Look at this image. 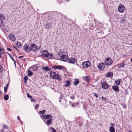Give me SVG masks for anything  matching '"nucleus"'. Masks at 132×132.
<instances>
[{
    "label": "nucleus",
    "instance_id": "41",
    "mask_svg": "<svg viewBox=\"0 0 132 132\" xmlns=\"http://www.w3.org/2000/svg\"><path fill=\"white\" fill-rule=\"evenodd\" d=\"M2 127L3 128H4L5 129H7L8 128V127L7 125H5L4 124Z\"/></svg>",
    "mask_w": 132,
    "mask_h": 132
},
{
    "label": "nucleus",
    "instance_id": "26",
    "mask_svg": "<svg viewBox=\"0 0 132 132\" xmlns=\"http://www.w3.org/2000/svg\"><path fill=\"white\" fill-rule=\"evenodd\" d=\"M5 17L3 14H0V20L2 22L5 20Z\"/></svg>",
    "mask_w": 132,
    "mask_h": 132
},
{
    "label": "nucleus",
    "instance_id": "16",
    "mask_svg": "<svg viewBox=\"0 0 132 132\" xmlns=\"http://www.w3.org/2000/svg\"><path fill=\"white\" fill-rule=\"evenodd\" d=\"M38 67V65L37 64H36L34 65L32 67V68L33 70L36 71L37 70Z\"/></svg>",
    "mask_w": 132,
    "mask_h": 132
},
{
    "label": "nucleus",
    "instance_id": "53",
    "mask_svg": "<svg viewBox=\"0 0 132 132\" xmlns=\"http://www.w3.org/2000/svg\"><path fill=\"white\" fill-rule=\"evenodd\" d=\"M17 119H18V120H19V121H20V117H19V116H18L17 117Z\"/></svg>",
    "mask_w": 132,
    "mask_h": 132
},
{
    "label": "nucleus",
    "instance_id": "32",
    "mask_svg": "<svg viewBox=\"0 0 132 132\" xmlns=\"http://www.w3.org/2000/svg\"><path fill=\"white\" fill-rule=\"evenodd\" d=\"M126 65L125 62H123V63L120 64L119 65V68H120L122 67H124Z\"/></svg>",
    "mask_w": 132,
    "mask_h": 132
},
{
    "label": "nucleus",
    "instance_id": "24",
    "mask_svg": "<svg viewBox=\"0 0 132 132\" xmlns=\"http://www.w3.org/2000/svg\"><path fill=\"white\" fill-rule=\"evenodd\" d=\"M65 54V52L63 51V50H60L58 53V55H63Z\"/></svg>",
    "mask_w": 132,
    "mask_h": 132
},
{
    "label": "nucleus",
    "instance_id": "33",
    "mask_svg": "<svg viewBox=\"0 0 132 132\" xmlns=\"http://www.w3.org/2000/svg\"><path fill=\"white\" fill-rule=\"evenodd\" d=\"M28 77L27 76H26L24 77V83H27V81L28 80Z\"/></svg>",
    "mask_w": 132,
    "mask_h": 132
},
{
    "label": "nucleus",
    "instance_id": "5",
    "mask_svg": "<svg viewBox=\"0 0 132 132\" xmlns=\"http://www.w3.org/2000/svg\"><path fill=\"white\" fill-rule=\"evenodd\" d=\"M61 60L64 62H67L68 61V56L66 55L65 54L60 56Z\"/></svg>",
    "mask_w": 132,
    "mask_h": 132
},
{
    "label": "nucleus",
    "instance_id": "48",
    "mask_svg": "<svg viewBox=\"0 0 132 132\" xmlns=\"http://www.w3.org/2000/svg\"><path fill=\"white\" fill-rule=\"evenodd\" d=\"M27 97L29 98H31L32 97L30 96L28 93L27 94Z\"/></svg>",
    "mask_w": 132,
    "mask_h": 132
},
{
    "label": "nucleus",
    "instance_id": "31",
    "mask_svg": "<svg viewBox=\"0 0 132 132\" xmlns=\"http://www.w3.org/2000/svg\"><path fill=\"white\" fill-rule=\"evenodd\" d=\"M25 51V52L26 53H27L28 54H30V52L32 51H36V50H24Z\"/></svg>",
    "mask_w": 132,
    "mask_h": 132
},
{
    "label": "nucleus",
    "instance_id": "59",
    "mask_svg": "<svg viewBox=\"0 0 132 132\" xmlns=\"http://www.w3.org/2000/svg\"><path fill=\"white\" fill-rule=\"evenodd\" d=\"M9 85L8 84L6 85V86H7L8 87V86Z\"/></svg>",
    "mask_w": 132,
    "mask_h": 132
},
{
    "label": "nucleus",
    "instance_id": "23",
    "mask_svg": "<svg viewBox=\"0 0 132 132\" xmlns=\"http://www.w3.org/2000/svg\"><path fill=\"white\" fill-rule=\"evenodd\" d=\"M121 79H117L115 81V83L117 85H119L120 84L121 81Z\"/></svg>",
    "mask_w": 132,
    "mask_h": 132
},
{
    "label": "nucleus",
    "instance_id": "63",
    "mask_svg": "<svg viewBox=\"0 0 132 132\" xmlns=\"http://www.w3.org/2000/svg\"><path fill=\"white\" fill-rule=\"evenodd\" d=\"M129 132H132L131 131H129Z\"/></svg>",
    "mask_w": 132,
    "mask_h": 132
},
{
    "label": "nucleus",
    "instance_id": "39",
    "mask_svg": "<svg viewBox=\"0 0 132 132\" xmlns=\"http://www.w3.org/2000/svg\"><path fill=\"white\" fill-rule=\"evenodd\" d=\"M53 57V54L52 53H49V55L48 57L49 59H51Z\"/></svg>",
    "mask_w": 132,
    "mask_h": 132
},
{
    "label": "nucleus",
    "instance_id": "36",
    "mask_svg": "<svg viewBox=\"0 0 132 132\" xmlns=\"http://www.w3.org/2000/svg\"><path fill=\"white\" fill-rule=\"evenodd\" d=\"M67 2V0H64H64H57V1L60 4H61L62 2H64L65 1Z\"/></svg>",
    "mask_w": 132,
    "mask_h": 132
},
{
    "label": "nucleus",
    "instance_id": "51",
    "mask_svg": "<svg viewBox=\"0 0 132 132\" xmlns=\"http://www.w3.org/2000/svg\"><path fill=\"white\" fill-rule=\"evenodd\" d=\"M9 55V56L10 57H11V59L12 60H14L12 58V56H11V55H10L9 54H8Z\"/></svg>",
    "mask_w": 132,
    "mask_h": 132
},
{
    "label": "nucleus",
    "instance_id": "19",
    "mask_svg": "<svg viewBox=\"0 0 132 132\" xmlns=\"http://www.w3.org/2000/svg\"><path fill=\"white\" fill-rule=\"evenodd\" d=\"M52 68L54 69H56L60 70H62L63 69L62 66H60L57 65L54 66H53Z\"/></svg>",
    "mask_w": 132,
    "mask_h": 132
},
{
    "label": "nucleus",
    "instance_id": "17",
    "mask_svg": "<svg viewBox=\"0 0 132 132\" xmlns=\"http://www.w3.org/2000/svg\"><path fill=\"white\" fill-rule=\"evenodd\" d=\"M30 47L32 49H34V50H37V46L35 44H31L30 45Z\"/></svg>",
    "mask_w": 132,
    "mask_h": 132
},
{
    "label": "nucleus",
    "instance_id": "62",
    "mask_svg": "<svg viewBox=\"0 0 132 132\" xmlns=\"http://www.w3.org/2000/svg\"><path fill=\"white\" fill-rule=\"evenodd\" d=\"M131 62H132V58H131Z\"/></svg>",
    "mask_w": 132,
    "mask_h": 132
},
{
    "label": "nucleus",
    "instance_id": "30",
    "mask_svg": "<svg viewBox=\"0 0 132 132\" xmlns=\"http://www.w3.org/2000/svg\"><path fill=\"white\" fill-rule=\"evenodd\" d=\"M109 130L110 132H115V129L114 127H110Z\"/></svg>",
    "mask_w": 132,
    "mask_h": 132
},
{
    "label": "nucleus",
    "instance_id": "8",
    "mask_svg": "<svg viewBox=\"0 0 132 132\" xmlns=\"http://www.w3.org/2000/svg\"><path fill=\"white\" fill-rule=\"evenodd\" d=\"M118 9L119 12L122 13L124 11L125 7L123 5L121 4L119 6Z\"/></svg>",
    "mask_w": 132,
    "mask_h": 132
},
{
    "label": "nucleus",
    "instance_id": "42",
    "mask_svg": "<svg viewBox=\"0 0 132 132\" xmlns=\"http://www.w3.org/2000/svg\"><path fill=\"white\" fill-rule=\"evenodd\" d=\"M3 71V67L1 65H0V73L2 72Z\"/></svg>",
    "mask_w": 132,
    "mask_h": 132
},
{
    "label": "nucleus",
    "instance_id": "56",
    "mask_svg": "<svg viewBox=\"0 0 132 132\" xmlns=\"http://www.w3.org/2000/svg\"><path fill=\"white\" fill-rule=\"evenodd\" d=\"M2 94V92L1 91H0V96H1V95Z\"/></svg>",
    "mask_w": 132,
    "mask_h": 132
},
{
    "label": "nucleus",
    "instance_id": "43",
    "mask_svg": "<svg viewBox=\"0 0 132 132\" xmlns=\"http://www.w3.org/2000/svg\"><path fill=\"white\" fill-rule=\"evenodd\" d=\"M51 128L52 129V131L53 132H56V130L52 127H51Z\"/></svg>",
    "mask_w": 132,
    "mask_h": 132
},
{
    "label": "nucleus",
    "instance_id": "28",
    "mask_svg": "<svg viewBox=\"0 0 132 132\" xmlns=\"http://www.w3.org/2000/svg\"><path fill=\"white\" fill-rule=\"evenodd\" d=\"M15 44L16 46L19 48H20L21 47V43L19 42H16Z\"/></svg>",
    "mask_w": 132,
    "mask_h": 132
},
{
    "label": "nucleus",
    "instance_id": "6",
    "mask_svg": "<svg viewBox=\"0 0 132 132\" xmlns=\"http://www.w3.org/2000/svg\"><path fill=\"white\" fill-rule=\"evenodd\" d=\"M97 67L101 70H103L105 68V64L103 63H100L99 64Z\"/></svg>",
    "mask_w": 132,
    "mask_h": 132
},
{
    "label": "nucleus",
    "instance_id": "61",
    "mask_svg": "<svg viewBox=\"0 0 132 132\" xmlns=\"http://www.w3.org/2000/svg\"><path fill=\"white\" fill-rule=\"evenodd\" d=\"M17 51L18 52H19V51H20V50H17Z\"/></svg>",
    "mask_w": 132,
    "mask_h": 132
},
{
    "label": "nucleus",
    "instance_id": "9",
    "mask_svg": "<svg viewBox=\"0 0 132 132\" xmlns=\"http://www.w3.org/2000/svg\"><path fill=\"white\" fill-rule=\"evenodd\" d=\"M41 118H43L45 119H50V118H52V116L51 114H44L41 116Z\"/></svg>",
    "mask_w": 132,
    "mask_h": 132
},
{
    "label": "nucleus",
    "instance_id": "60",
    "mask_svg": "<svg viewBox=\"0 0 132 132\" xmlns=\"http://www.w3.org/2000/svg\"><path fill=\"white\" fill-rule=\"evenodd\" d=\"M14 47L16 49V50H17V48H16V47H15L14 46Z\"/></svg>",
    "mask_w": 132,
    "mask_h": 132
},
{
    "label": "nucleus",
    "instance_id": "27",
    "mask_svg": "<svg viewBox=\"0 0 132 132\" xmlns=\"http://www.w3.org/2000/svg\"><path fill=\"white\" fill-rule=\"evenodd\" d=\"M126 22V19L123 17L120 20V23H125Z\"/></svg>",
    "mask_w": 132,
    "mask_h": 132
},
{
    "label": "nucleus",
    "instance_id": "10",
    "mask_svg": "<svg viewBox=\"0 0 132 132\" xmlns=\"http://www.w3.org/2000/svg\"><path fill=\"white\" fill-rule=\"evenodd\" d=\"M68 61L69 63H70L74 64L76 61V60L75 58L71 57L69 59H68Z\"/></svg>",
    "mask_w": 132,
    "mask_h": 132
},
{
    "label": "nucleus",
    "instance_id": "50",
    "mask_svg": "<svg viewBox=\"0 0 132 132\" xmlns=\"http://www.w3.org/2000/svg\"><path fill=\"white\" fill-rule=\"evenodd\" d=\"M71 106L72 107H75L76 106L75 104H72L71 105Z\"/></svg>",
    "mask_w": 132,
    "mask_h": 132
},
{
    "label": "nucleus",
    "instance_id": "58",
    "mask_svg": "<svg viewBox=\"0 0 132 132\" xmlns=\"http://www.w3.org/2000/svg\"><path fill=\"white\" fill-rule=\"evenodd\" d=\"M7 50H11V49L9 48H7Z\"/></svg>",
    "mask_w": 132,
    "mask_h": 132
},
{
    "label": "nucleus",
    "instance_id": "57",
    "mask_svg": "<svg viewBox=\"0 0 132 132\" xmlns=\"http://www.w3.org/2000/svg\"><path fill=\"white\" fill-rule=\"evenodd\" d=\"M13 61L14 62V63H15V61L14 60H13Z\"/></svg>",
    "mask_w": 132,
    "mask_h": 132
},
{
    "label": "nucleus",
    "instance_id": "14",
    "mask_svg": "<svg viewBox=\"0 0 132 132\" xmlns=\"http://www.w3.org/2000/svg\"><path fill=\"white\" fill-rule=\"evenodd\" d=\"M82 78L84 80L86 81L87 82H89L90 80V77L88 76H87L86 77H82Z\"/></svg>",
    "mask_w": 132,
    "mask_h": 132
},
{
    "label": "nucleus",
    "instance_id": "34",
    "mask_svg": "<svg viewBox=\"0 0 132 132\" xmlns=\"http://www.w3.org/2000/svg\"><path fill=\"white\" fill-rule=\"evenodd\" d=\"M120 104L123 108L126 109V106L124 103H121Z\"/></svg>",
    "mask_w": 132,
    "mask_h": 132
},
{
    "label": "nucleus",
    "instance_id": "47",
    "mask_svg": "<svg viewBox=\"0 0 132 132\" xmlns=\"http://www.w3.org/2000/svg\"><path fill=\"white\" fill-rule=\"evenodd\" d=\"M39 106V105L38 104H36L35 107V108L36 109H37L38 108Z\"/></svg>",
    "mask_w": 132,
    "mask_h": 132
},
{
    "label": "nucleus",
    "instance_id": "21",
    "mask_svg": "<svg viewBox=\"0 0 132 132\" xmlns=\"http://www.w3.org/2000/svg\"><path fill=\"white\" fill-rule=\"evenodd\" d=\"M79 82V80L78 79H75V81L73 82V84L75 85H77Z\"/></svg>",
    "mask_w": 132,
    "mask_h": 132
},
{
    "label": "nucleus",
    "instance_id": "7",
    "mask_svg": "<svg viewBox=\"0 0 132 132\" xmlns=\"http://www.w3.org/2000/svg\"><path fill=\"white\" fill-rule=\"evenodd\" d=\"M57 74H56L55 72L51 71L50 73V76L52 78L55 79L56 77V76Z\"/></svg>",
    "mask_w": 132,
    "mask_h": 132
},
{
    "label": "nucleus",
    "instance_id": "40",
    "mask_svg": "<svg viewBox=\"0 0 132 132\" xmlns=\"http://www.w3.org/2000/svg\"><path fill=\"white\" fill-rule=\"evenodd\" d=\"M70 98L72 100H74L75 99V96L73 95H72L70 96Z\"/></svg>",
    "mask_w": 132,
    "mask_h": 132
},
{
    "label": "nucleus",
    "instance_id": "44",
    "mask_svg": "<svg viewBox=\"0 0 132 132\" xmlns=\"http://www.w3.org/2000/svg\"><path fill=\"white\" fill-rule=\"evenodd\" d=\"M110 126H111L110 127H114L115 126L114 124L112 123H110Z\"/></svg>",
    "mask_w": 132,
    "mask_h": 132
},
{
    "label": "nucleus",
    "instance_id": "3",
    "mask_svg": "<svg viewBox=\"0 0 132 132\" xmlns=\"http://www.w3.org/2000/svg\"><path fill=\"white\" fill-rule=\"evenodd\" d=\"M112 63V60L110 57H108L106 58L105 61V63L106 65H110Z\"/></svg>",
    "mask_w": 132,
    "mask_h": 132
},
{
    "label": "nucleus",
    "instance_id": "46",
    "mask_svg": "<svg viewBox=\"0 0 132 132\" xmlns=\"http://www.w3.org/2000/svg\"><path fill=\"white\" fill-rule=\"evenodd\" d=\"M93 94L94 95V96L96 97V98H97L98 97V94L95 93H93Z\"/></svg>",
    "mask_w": 132,
    "mask_h": 132
},
{
    "label": "nucleus",
    "instance_id": "13",
    "mask_svg": "<svg viewBox=\"0 0 132 132\" xmlns=\"http://www.w3.org/2000/svg\"><path fill=\"white\" fill-rule=\"evenodd\" d=\"M42 69L47 71H48L51 70V68L48 66L43 67L42 68Z\"/></svg>",
    "mask_w": 132,
    "mask_h": 132
},
{
    "label": "nucleus",
    "instance_id": "29",
    "mask_svg": "<svg viewBox=\"0 0 132 132\" xmlns=\"http://www.w3.org/2000/svg\"><path fill=\"white\" fill-rule=\"evenodd\" d=\"M28 75L29 76H31L33 75V72L30 70L28 69Z\"/></svg>",
    "mask_w": 132,
    "mask_h": 132
},
{
    "label": "nucleus",
    "instance_id": "4",
    "mask_svg": "<svg viewBox=\"0 0 132 132\" xmlns=\"http://www.w3.org/2000/svg\"><path fill=\"white\" fill-rule=\"evenodd\" d=\"M42 53V56L43 57H47L49 55V52L47 50H43L42 52L40 51Z\"/></svg>",
    "mask_w": 132,
    "mask_h": 132
},
{
    "label": "nucleus",
    "instance_id": "11",
    "mask_svg": "<svg viewBox=\"0 0 132 132\" xmlns=\"http://www.w3.org/2000/svg\"><path fill=\"white\" fill-rule=\"evenodd\" d=\"M9 38L12 41H14L15 40V36L13 34H12L9 35Z\"/></svg>",
    "mask_w": 132,
    "mask_h": 132
},
{
    "label": "nucleus",
    "instance_id": "35",
    "mask_svg": "<svg viewBox=\"0 0 132 132\" xmlns=\"http://www.w3.org/2000/svg\"><path fill=\"white\" fill-rule=\"evenodd\" d=\"M56 79H57L58 80L60 81L62 80V78H61L58 75V74H57L56 76Z\"/></svg>",
    "mask_w": 132,
    "mask_h": 132
},
{
    "label": "nucleus",
    "instance_id": "18",
    "mask_svg": "<svg viewBox=\"0 0 132 132\" xmlns=\"http://www.w3.org/2000/svg\"><path fill=\"white\" fill-rule=\"evenodd\" d=\"M52 118L49 119L46 121V123L48 125H50L52 124Z\"/></svg>",
    "mask_w": 132,
    "mask_h": 132
},
{
    "label": "nucleus",
    "instance_id": "54",
    "mask_svg": "<svg viewBox=\"0 0 132 132\" xmlns=\"http://www.w3.org/2000/svg\"><path fill=\"white\" fill-rule=\"evenodd\" d=\"M23 57V56H19L18 57V58H19V59H20L21 58H22V57Z\"/></svg>",
    "mask_w": 132,
    "mask_h": 132
},
{
    "label": "nucleus",
    "instance_id": "12",
    "mask_svg": "<svg viewBox=\"0 0 132 132\" xmlns=\"http://www.w3.org/2000/svg\"><path fill=\"white\" fill-rule=\"evenodd\" d=\"M113 72H109L107 73L105 75V77H106L111 78L113 76Z\"/></svg>",
    "mask_w": 132,
    "mask_h": 132
},
{
    "label": "nucleus",
    "instance_id": "55",
    "mask_svg": "<svg viewBox=\"0 0 132 132\" xmlns=\"http://www.w3.org/2000/svg\"><path fill=\"white\" fill-rule=\"evenodd\" d=\"M69 104L70 105H71L72 104V102H71L70 101H69Z\"/></svg>",
    "mask_w": 132,
    "mask_h": 132
},
{
    "label": "nucleus",
    "instance_id": "15",
    "mask_svg": "<svg viewBox=\"0 0 132 132\" xmlns=\"http://www.w3.org/2000/svg\"><path fill=\"white\" fill-rule=\"evenodd\" d=\"M112 89L116 92H118L119 91V87L117 85H114L113 86Z\"/></svg>",
    "mask_w": 132,
    "mask_h": 132
},
{
    "label": "nucleus",
    "instance_id": "49",
    "mask_svg": "<svg viewBox=\"0 0 132 132\" xmlns=\"http://www.w3.org/2000/svg\"><path fill=\"white\" fill-rule=\"evenodd\" d=\"M101 99L102 100H105V101H106V98H105L103 97V96H102V97H101Z\"/></svg>",
    "mask_w": 132,
    "mask_h": 132
},
{
    "label": "nucleus",
    "instance_id": "52",
    "mask_svg": "<svg viewBox=\"0 0 132 132\" xmlns=\"http://www.w3.org/2000/svg\"><path fill=\"white\" fill-rule=\"evenodd\" d=\"M4 130L3 128L2 127V130H0V132H4Z\"/></svg>",
    "mask_w": 132,
    "mask_h": 132
},
{
    "label": "nucleus",
    "instance_id": "20",
    "mask_svg": "<svg viewBox=\"0 0 132 132\" xmlns=\"http://www.w3.org/2000/svg\"><path fill=\"white\" fill-rule=\"evenodd\" d=\"M71 81L70 80H68L66 81V84L64 85L63 86L65 87L69 86L71 84Z\"/></svg>",
    "mask_w": 132,
    "mask_h": 132
},
{
    "label": "nucleus",
    "instance_id": "1",
    "mask_svg": "<svg viewBox=\"0 0 132 132\" xmlns=\"http://www.w3.org/2000/svg\"><path fill=\"white\" fill-rule=\"evenodd\" d=\"M101 85L102 88L103 89H106L109 87V85L106 83L104 78L102 79L101 80Z\"/></svg>",
    "mask_w": 132,
    "mask_h": 132
},
{
    "label": "nucleus",
    "instance_id": "45",
    "mask_svg": "<svg viewBox=\"0 0 132 132\" xmlns=\"http://www.w3.org/2000/svg\"><path fill=\"white\" fill-rule=\"evenodd\" d=\"M4 92L5 93L7 90V88H8L6 86L5 87H4Z\"/></svg>",
    "mask_w": 132,
    "mask_h": 132
},
{
    "label": "nucleus",
    "instance_id": "37",
    "mask_svg": "<svg viewBox=\"0 0 132 132\" xmlns=\"http://www.w3.org/2000/svg\"><path fill=\"white\" fill-rule=\"evenodd\" d=\"M45 112V110H43L40 111L39 112V113L40 114H44Z\"/></svg>",
    "mask_w": 132,
    "mask_h": 132
},
{
    "label": "nucleus",
    "instance_id": "38",
    "mask_svg": "<svg viewBox=\"0 0 132 132\" xmlns=\"http://www.w3.org/2000/svg\"><path fill=\"white\" fill-rule=\"evenodd\" d=\"M9 96L7 95H4V98L5 100H7L9 99Z\"/></svg>",
    "mask_w": 132,
    "mask_h": 132
},
{
    "label": "nucleus",
    "instance_id": "2",
    "mask_svg": "<svg viewBox=\"0 0 132 132\" xmlns=\"http://www.w3.org/2000/svg\"><path fill=\"white\" fill-rule=\"evenodd\" d=\"M82 65L83 68L86 69L90 66L91 63L89 61H86L83 62Z\"/></svg>",
    "mask_w": 132,
    "mask_h": 132
},
{
    "label": "nucleus",
    "instance_id": "64",
    "mask_svg": "<svg viewBox=\"0 0 132 132\" xmlns=\"http://www.w3.org/2000/svg\"><path fill=\"white\" fill-rule=\"evenodd\" d=\"M9 51H12V50H8Z\"/></svg>",
    "mask_w": 132,
    "mask_h": 132
},
{
    "label": "nucleus",
    "instance_id": "22",
    "mask_svg": "<svg viewBox=\"0 0 132 132\" xmlns=\"http://www.w3.org/2000/svg\"><path fill=\"white\" fill-rule=\"evenodd\" d=\"M23 47L25 50H31V49L29 45L28 44H25L23 46Z\"/></svg>",
    "mask_w": 132,
    "mask_h": 132
},
{
    "label": "nucleus",
    "instance_id": "25",
    "mask_svg": "<svg viewBox=\"0 0 132 132\" xmlns=\"http://www.w3.org/2000/svg\"><path fill=\"white\" fill-rule=\"evenodd\" d=\"M46 28L47 29H49L51 28V24L50 23L47 22L46 26Z\"/></svg>",
    "mask_w": 132,
    "mask_h": 132
}]
</instances>
